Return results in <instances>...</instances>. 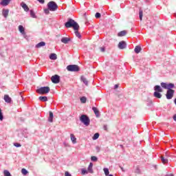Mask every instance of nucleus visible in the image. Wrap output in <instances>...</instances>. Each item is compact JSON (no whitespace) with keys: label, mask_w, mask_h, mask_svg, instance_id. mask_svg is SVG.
I'll use <instances>...</instances> for the list:
<instances>
[{"label":"nucleus","mask_w":176,"mask_h":176,"mask_svg":"<svg viewBox=\"0 0 176 176\" xmlns=\"http://www.w3.org/2000/svg\"><path fill=\"white\" fill-rule=\"evenodd\" d=\"M66 28H73L74 30H79V25L75 20L72 19H68V21L65 23Z\"/></svg>","instance_id":"f257e3e1"},{"label":"nucleus","mask_w":176,"mask_h":176,"mask_svg":"<svg viewBox=\"0 0 176 176\" xmlns=\"http://www.w3.org/2000/svg\"><path fill=\"white\" fill-rule=\"evenodd\" d=\"M80 120L81 123L85 124V126H87L90 125V118H89V117L85 114L81 115L80 117Z\"/></svg>","instance_id":"f03ea898"},{"label":"nucleus","mask_w":176,"mask_h":176,"mask_svg":"<svg viewBox=\"0 0 176 176\" xmlns=\"http://www.w3.org/2000/svg\"><path fill=\"white\" fill-rule=\"evenodd\" d=\"M47 8L50 12H56V10L58 9V6H57V3L54 1H50L47 3Z\"/></svg>","instance_id":"7ed1b4c3"},{"label":"nucleus","mask_w":176,"mask_h":176,"mask_svg":"<svg viewBox=\"0 0 176 176\" xmlns=\"http://www.w3.org/2000/svg\"><path fill=\"white\" fill-rule=\"evenodd\" d=\"M50 91V87H41L36 90L38 94H47Z\"/></svg>","instance_id":"20e7f679"},{"label":"nucleus","mask_w":176,"mask_h":176,"mask_svg":"<svg viewBox=\"0 0 176 176\" xmlns=\"http://www.w3.org/2000/svg\"><path fill=\"white\" fill-rule=\"evenodd\" d=\"M161 86L163 89H166L167 90H173L175 87V85L173 83H166V82H161Z\"/></svg>","instance_id":"39448f33"},{"label":"nucleus","mask_w":176,"mask_h":176,"mask_svg":"<svg viewBox=\"0 0 176 176\" xmlns=\"http://www.w3.org/2000/svg\"><path fill=\"white\" fill-rule=\"evenodd\" d=\"M67 69L70 72H79V66L76 65H70L67 67Z\"/></svg>","instance_id":"423d86ee"},{"label":"nucleus","mask_w":176,"mask_h":176,"mask_svg":"<svg viewBox=\"0 0 176 176\" xmlns=\"http://www.w3.org/2000/svg\"><path fill=\"white\" fill-rule=\"evenodd\" d=\"M174 93H175V91L173 89H169L166 91V98L167 100H171L173 97H174Z\"/></svg>","instance_id":"0eeeda50"},{"label":"nucleus","mask_w":176,"mask_h":176,"mask_svg":"<svg viewBox=\"0 0 176 176\" xmlns=\"http://www.w3.org/2000/svg\"><path fill=\"white\" fill-rule=\"evenodd\" d=\"M51 80L52 82V83H60V76L57 74L52 76L51 78Z\"/></svg>","instance_id":"6e6552de"},{"label":"nucleus","mask_w":176,"mask_h":176,"mask_svg":"<svg viewBox=\"0 0 176 176\" xmlns=\"http://www.w3.org/2000/svg\"><path fill=\"white\" fill-rule=\"evenodd\" d=\"M126 46H127V44H126V41H120L118 43L119 49H121V50L126 49Z\"/></svg>","instance_id":"1a4fd4ad"},{"label":"nucleus","mask_w":176,"mask_h":176,"mask_svg":"<svg viewBox=\"0 0 176 176\" xmlns=\"http://www.w3.org/2000/svg\"><path fill=\"white\" fill-rule=\"evenodd\" d=\"M60 41L62 43H65V45H67V43H69L71 41V38L68 37H63L61 38Z\"/></svg>","instance_id":"9d476101"},{"label":"nucleus","mask_w":176,"mask_h":176,"mask_svg":"<svg viewBox=\"0 0 176 176\" xmlns=\"http://www.w3.org/2000/svg\"><path fill=\"white\" fill-rule=\"evenodd\" d=\"M21 6L23 8L25 12H28V10H30V8H28V6H27V4H25L24 2L21 3Z\"/></svg>","instance_id":"9b49d317"},{"label":"nucleus","mask_w":176,"mask_h":176,"mask_svg":"<svg viewBox=\"0 0 176 176\" xmlns=\"http://www.w3.org/2000/svg\"><path fill=\"white\" fill-rule=\"evenodd\" d=\"M10 1L12 0H2L0 3V5H2V6H8V5L10 3Z\"/></svg>","instance_id":"f8f14e48"},{"label":"nucleus","mask_w":176,"mask_h":176,"mask_svg":"<svg viewBox=\"0 0 176 176\" xmlns=\"http://www.w3.org/2000/svg\"><path fill=\"white\" fill-rule=\"evenodd\" d=\"M154 90H155V91H157L158 93H162L163 92V89H162V87H160V85H155L154 87Z\"/></svg>","instance_id":"ddd939ff"},{"label":"nucleus","mask_w":176,"mask_h":176,"mask_svg":"<svg viewBox=\"0 0 176 176\" xmlns=\"http://www.w3.org/2000/svg\"><path fill=\"white\" fill-rule=\"evenodd\" d=\"M92 110L94 111L96 118H100V111H98V109H97V107H93Z\"/></svg>","instance_id":"4468645a"},{"label":"nucleus","mask_w":176,"mask_h":176,"mask_svg":"<svg viewBox=\"0 0 176 176\" xmlns=\"http://www.w3.org/2000/svg\"><path fill=\"white\" fill-rule=\"evenodd\" d=\"M4 101L6 102H8V104H10V102H12V98L10 97H9V95H5L4 96Z\"/></svg>","instance_id":"2eb2a0df"},{"label":"nucleus","mask_w":176,"mask_h":176,"mask_svg":"<svg viewBox=\"0 0 176 176\" xmlns=\"http://www.w3.org/2000/svg\"><path fill=\"white\" fill-rule=\"evenodd\" d=\"M70 140L72 144H76V138L75 137V135H74L73 133L70 134Z\"/></svg>","instance_id":"dca6fc26"},{"label":"nucleus","mask_w":176,"mask_h":176,"mask_svg":"<svg viewBox=\"0 0 176 176\" xmlns=\"http://www.w3.org/2000/svg\"><path fill=\"white\" fill-rule=\"evenodd\" d=\"M19 31L22 34V35H25V30H24V27L23 25H20L19 26Z\"/></svg>","instance_id":"f3484780"},{"label":"nucleus","mask_w":176,"mask_h":176,"mask_svg":"<svg viewBox=\"0 0 176 176\" xmlns=\"http://www.w3.org/2000/svg\"><path fill=\"white\" fill-rule=\"evenodd\" d=\"M80 79L81 82H82L85 86L89 85V81H87V79H86L85 76H82Z\"/></svg>","instance_id":"a211bd4d"},{"label":"nucleus","mask_w":176,"mask_h":176,"mask_svg":"<svg viewBox=\"0 0 176 176\" xmlns=\"http://www.w3.org/2000/svg\"><path fill=\"white\" fill-rule=\"evenodd\" d=\"M2 14L6 19L9 16V10H3Z\"/></svg>","instance_id":"6ab92c4d"},{"label":"nucleus","mask_w":176,"mask_h":176,"mask_svg":"<svg viewBox=\"0 0 176 176\" xmlns=\"http://www.w3.org/2000/svg\"><path fill=\"white\" fill-rule=\"evenodd\" d=\"M87 170L90 174H93V163H89Z\"/></svg>","instance_id":"aec40b11"},{"label":"nucleus","mask_w":176,"mask_h":176,"mask_svg":"<svg viewBox=\"0 0 176 176\" xmlns=\"http://www.w3.org/2000/svg\"><path fill=\"white\" fill-rule=\"evenodd\" d=\"M127 31L126 30H122L118 34V36H125L126 35Z\"/></svg>","instance_id":"412c9836"},{"label":"nucleus","mask_w":176,"mask_h":176,"mask_svg":"<svg viewBox=\"0 0 176 176\" xmlns=\"http://www.w3.org/2000/svg\"><path fill=\"white\" fill-rule=\"evenodd\" d=\"M74 34L76 35V36H77V38H79L80 39V38H82V35H80V33L79 32V29L77 30H74Z\"/></svg>","instance_id":"4be33fe9"},{"label":"nucleus","mask_w":176,"mask_h":176,"mask_svg":"<svg viewBox=\"0 0 176 176\" xmlns=\"http://www.w3.org/2000/svg\"><path fill=\"white\" fill-rule=\"evenodd\" d=\"M45 45H46V43L41 41L36 45V47L39 48V47H42L43 46H45Z\"/></svg>","instance_id":"5701e85b"},{"label":"nucleus","mask_w":176,"mask_h":176,"mask_svg":"<svg viewBox=\"0 0 176 176\" xmlns=\"http://www.w3.org/2000/svg\"><path fill=\"white\" fill-rule=\"evenodd\" d=\"M153 96L154 97H155V98H162V94H160V92L155 91Z\"/></svg>","instance_id":"b1692460"},{"label":"nucleus","mask_w":176,"mask_h":176,"mask_svg":"<svg viewBox=\"0 0 176 176\" xmlns=\"http://www.w3.org/2000/svg\"><path fill=\"white\" fill-rule=\"evenodd\" d=\"M53 118H54L53 112L50 111V116L48 118V122H50V123L53 122Z\"/></svg>","instance_id":"393cba45"},{"label":"nucleus","mask_w":176,"mask_h":176,"mask_svg":"<svg viewBox=\"0 0 176 176\" xmlns=\"http://www.w3.org/2000/svg\"><path fill=\"white\" fill-rule=\"evenodd\" d=\"M38 100L40 101H43V102H46V101H47V96H40L38 98Z\"/></svg>","instance_id":"a878e982"},{"label":"nucleus","mask_w":176,"mask_h":176,"mask_svg":"<svg viewBox=\"0 0 176 176\" xmlns=\"http://www.w3.org/2000/svg\"><path fill=\"white\" fill-rule=\"evenodd\" d=\"M50 60H57V54H51L50 55Z\"/></svg>","instance_id":"bb28decb"},{"label":"nucleus","mask_w":176,"mask_h":176,"mask_svg":"<svg viewBox=\"0 0 176 176\" xmlns=\"http://www.w3.org/2000/svg\"><path fill=\"white\" fill-rule=\"evenodd\" d=\"M134 52H135V53L138 54V53H140V52H141V47L140 46H136L135 47Z\"/></svg>","instance_id":"cd10ccee"},{"label":"nucleus","mask_w":176,"mask_h":176,"mask_svg":"<svg viewBox=\"0 0 176 176\" xmlns=\"http://www.w3.org/2000/svg\"><path fill=\"white\" fill-rule=\"evenodd\" d=\"M161 160H162L163 164H166L168 163V160L164 158V157H163V156L161 157Z\"/></svg>","instance_id":"c85d7f7f"},{"label":"nucleus","mask_w":176,"mask_h":176,"mask_svg":"<svg viewBox=\"0 0 176 176\" xmlns=\"http://www.w3.org/2000/svg\"><path fill=\"white\" fill-rule=\"evenodd\" d=\"M103 171L104 173V175L106 176L109 175V169H108V168H104Z\"/></svg>","instance_id":"c756f323"},{"label":"nucleus","mask_w":176,"mask_h":176,"mask_svg":"<svg viewBox=\"0 0 176 176\" xmlns=\"http://www.w3.org/2000/svg\"><path fill=\"white\" fill-rule=\"evenodd\" d=\"M30 16L32 19H36V15L35 14V12L34 10H30Z\"/></svg>","instance_id":"7c9ffc66"},{"label":"nucleus","mask_w":176,"mask_h":176,"mask_svg":"<svg viewBox=\"0 0 176 176\" xmlns=\"http://www.w3.org/2000/svg\"><path fill=\"white\" fill-rule=\"evenodd\" d=\"M80 100L82 104H86V101H87V99L85 96L81 97Z\"/></svg>","instance_id":"2f4dec72"},{"label":"nucleus","mask_w":176,"mask_h":176,"mask_svg":"<svg viewBox=\"0 0 176 176\" xmlns=\"http://www.w3.org/2000/svg\"><path fill=\"white\" fill-rule=\"evenodd\" d=\"M98 137H100V133H96L94 135L92 140H98Z\"/></svg>","instance_id":"473e14b6"},{"label":"nucleus","mask_w":176,"mask_h":176,"mask_svg":"<svg viewBox=\"0 0 176 176\" xmlns=\"http://www.w3.org/2000/svg\"><path fill=\"white\" fill-rule=\"evenodd\" d=\"M3 174H4V176H12V175L10 174V172H9V170H4Z\"/></svg>","instance_id":"72a5a7b5"},{"label":"nucleus","mask_w":176,"mask_h":176,"mask_svg":"<svg viewBox=\"0 0 176 176\" xmlns=\"http://www.w3.org/2000/svg\"><path fill=\"white\" fill-rule=\"evenodd\" d=\"M21 173L23 175H27V174H28V170H26L25 168H22Z\"/></svg>","instance_id":"f704fd0d"},{"label":"nucleus","mask_w":176,"mask_h":176,"mask_svg":"<svg viewBox=\"0 0 176 176\" xmlns=\"http://www.w3.org/2000/svg\"><path fill=\"white\" fill-rule=\"evenodd\" d=\"M142 16H143L142 10H140V12H139V17H140V21H142Z\"/></svg>","instance_id":"c9c22d12"},{"label":"nucleus","mask_w":176,"mask_h":176,"mask_svg":"<svg viewBox=\"0 0 176 176\" xmlns=\"http://www.w3.org/2000/svg\"><path fill=\"white\" fill-rule=\"evenodd\" d=\"M81 173H82V175H85V174H87L89 173V170H86L85 168H82L81 170Z\"/></svg>","instance_id":"e433bc0d"},{"label":"nucleus","mask_w":176,"mask_h":176,"mask_svg":"<svg viewBox=\"0 0 176 176\" xmlns=\"http://www.w3.org/2000/svg\"><path fill=\"white\" fill-rule=\"evenodd\" d=\"M91 160L92 162H97V160H98V158H97V157H96V156H92V157H91Z\"/></svg>","instance_id":"4c0bfd02"},{"label":"nucleus","mask_w":176,"mask_h":176,"mask_svg":"<svg viewBox=\"0 0 176 176\" xmlns=\"http://www.w3.org/2000/svg\"><path fill=\"white\" fill-rule=\"evenodd\" d=\"M0 120H3V114L2 113V109H0Z\"/></svg>","instance_id":"58836bf2"},{"label":"nucleus","mask_w":176,"mask_h":176,"mask_svg":"<svg viewBox=\"0 0 176 176\" xmlns=\"http://www.w3.org/2000/svg\"><path fill=\"white\" fill-rule=\"evenodd\" d=\"M44 12L45 14H49V13H50V10H49V8H46L44 10Z\"/></svg>","instance_id":"ea45409f"},{"label":"nucleus","mask_w":176,"mask_h":176,"mask_svg":"<svg viewBox=\"0 0 176 176\" xmlns=\"http://www.w3.org/2000/svg\"><path fill=\"white\" fill-rule=\"evenodd\" d=\"M14 146L16 148H20L21 146V144L20 143H14Z\"/></svg>","instance_id":"a19ab883"},{"label":"nucleus","mask_w":176,"mask_h":176,"mask_svg":"<svg viewBox=\"0 0 176 176\" xmlns=\"http://www.w3.org/2000/svg\"><path fill=\"white\" fill-rule=\"evenodd\" d=\"M95 17L96 19H100V17H101V14H100L99 12H97L95 15Z\"/></svg>","instance_id":"79ce46f5"},{"label":"nucleus","mask_w":176,"mask_h":176,"mask_svg":"<svg viewBox=\"0 0 176 176\" xmlns=\"http://www.w3.org/2000/svg\"><path fill=\"white\" fill-rule=\"evenodd\" d=\"M39 3H45V0H37Z\"/></svg>","instance_id":"37998d69"},{"label":"nucleus","mask_w":176,"mask_h":176,"mask_svg":"<svg viewBox=\"0 0 176 176\" xmlns=\"http://www.w3.org/2000/svg\"><path fill=\"white\" fill-rule=\"evenodd\" d=\"M100 51L102 52H105V48L102 47H100Z\"/></svg>","instance_id":"c03bdc74"},{"label":"nucleus","mask_w":176,"mask_h":176,"mask_svg":"<svg viewBox=\"0 0 176 176\" xmlns=\"http://www.w3.org/2000/svg\"><path fill=\"white\" fill-rule=\"evenodd\" d=\"M173 120H175V122H176V114H175V115L173 116Z\"/></svg>","instance_id":"a18cd8bd"},{"label":"nucleus","mask_w":176,"mask_h":176,"mask_svg":"<svg viewBox=\"0 0 176 176\" xmlns=\"http://www.w3.org/2000/svg\"><path fill=\"white\" fill-rule=\"evenodd\" d=\"M118 87H119V85H116L114 86V89H118Z\"/></svg>","instance_id":"49530a36"},{"label":"nucleus","mask_w":176,"mask_h":176,"mask_svg":"<svg viewBox=\"0 0 176 176\" xmlns=\"http://www.w3.org/2000/svg\"><path fill=\"white\" fill-rule=\"evenodd\" d=\"M166 176H174V175L173 173H170V174L166 175Z\"/></svg>","instance_id":"de8ad7c7"},{"label":"nucleus","mask_w":176,"mask_h":176,"mask_svg":"<svg viewBox=\"0 0 176 176\" xmlns=\"http://www.w3.org/2000/svg\"><path fill=\"white\" fill-rule=\"evenodd\" d=\"M104 130H107V125H104Z\"/></svg>","instance_id":"09e8293b"},{"label":"nucleus","mask_w":176,"mask_h":176,"mask_svg":"<svg viewBox=\"0 0 176 176\" xmlns=\"http://www.w3.org/2000/svg\"><path fill=\"white\" fill-rule=\"evenodd\" d=\"M174 102H175V104L176 105V98L174 100Z\"/></svg>","instance_id":"8fccbe9b"},{"label":"nucleus","mask_w":176,"mask_h":176,"mask_svg":"<svg viewBox=\"0 0 176 176\" xmlns=\"http://www.w3.org/2000/svg\"><path fill=\"white\" fill-rule=\"evenodd\" d=\"M121 170H122V171H124V170H123V168H121Z\"/></svg>","instance_id":"3c124183"},{"label":"nucleus","mask_w":176,"mask_h":176,"mask_svg":"<svg viewBox=\"0 0 176 176\" xmlns=\"http://www.w3.org/2000/svg\"><path fill=\"white\" fill-rule=\"evenodd\" d=\"M109 176H113V175H109Z\"/></svg>","instance_id":"603ef678"}]
</instances>
